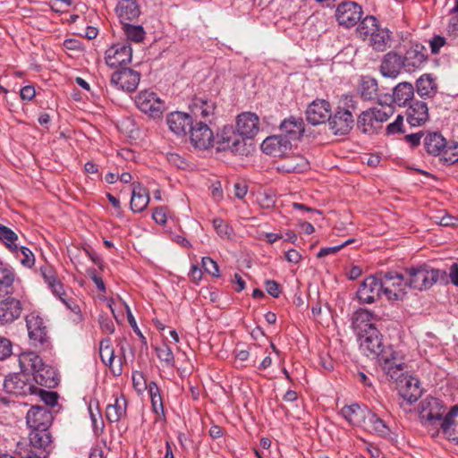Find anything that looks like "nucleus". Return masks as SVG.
Segmentation results:
<instances>
[{
    "instance_id": "680f3d73",
    "label": "nucleus",
    "mask_w": 458,
    "mask_h": 458,
    "mask_svg": "<svg viewBox=\"0 0 458 458\" xmlns=\"http://www.w3.org/2000/svg\"><path fill=\"white\" fill-rule=\"evenodd\" d=\"M40 271H41V275H42L46 284H47V285H49L52 283H55L57 280V278L55 276V272L54 271V269L51 267H48V266L42 267L40 268Z\"/></svg>"
},
{
    "instance_id": "603ef678",
    "label": "nucleus",
    "mask_w": 458,
    "mask_h": 458,
    "mask_svg": "<svg viewBox=\"0 0 458 458\" xmlns=\"http://www.w3.org/2000/svg\"><path fill=\"white\" fill-rule=\"evenodd\" d=\"M202 267L204 270L213 276H219V267L217 263L209 257L202 258Z\"/></svg>"
},
{
    "instance_id": "1a4fd4ad",
    "label": "nucleus",
    "mask_w": 458,
    "mask_h": 458,
    "mask_svg": "<svg viewBox=\"0 0 458 458\" xmlns=\"http://www.w3.org/2000/svg\"><path fill=\"white\" fill-rule=\"evenodd\" d=\"M136 106L151 118L162 116L165 111V103L154 92L140 91L135 98Z\"/></svg>"
},
{
    "instance_id": "4d7b16f0",
    "label": "nucleus",
    "mask_w": 458,
    "mask_h": 458,
    "mask_svg": "<svg viewBox=\"0 0 458 458\" xmlns=\"http://www.w3.org/2000/svg\"><path fill=\"white\" fill-rule=\"evenodd\" d=\"M435 218L442 226H458V218L450 215L436 216Z\"/></svg>"
},
{
    "instance_id": "0eeeda50",
    "label": "nucleus",
    "mask_w": 458,
    "mask_h": 458,
    "mask_svg": "<svg viewBox=\"0 0 458 458\" xmlns=\"http://www.w3.org/2000/svg\"><path fill=\"white\" fill-rule=\"evenodd\" d=\"M401 365V375H398L396 378L392 377H388L391 380L396 382L399 387V393L402 395V397L404 400H406L410 404H412L415 402H417L419 398L421 396L422 389L420 387V382L417 377H414L407 374V366L403 361V359L402 360Z\"/></svg>"
},
{
    "instance_id": "ea45409f",
    "label": "nucleus",
    "mask_w": 458,
    "mask_h": 458,
    "mask_svg": "<svg viewBox=\"0 0 458 458\" xmlns=\"http://www.w3.org/2000/svg\"><path fill=\"white\" fill-rule=\"evenodd\" d=\"M127 39L135 43L141 42L145 38V30L141 25H132L130 21L122 23Z\"/></svg>"
},
{
    "instance_id": "f3484780",
    "label": "nucleus",
    "mask_w": 458,
    "mask_h": 458,
    "mask_svg": "<svg viewBox=\"0 0 458 458\" xmlns=\"http://www.w3.org/2000/svg\"><path fill=\"white\" fill-rule=\"evenodd\" d=\"M0 301V324L2 326L10 325L17 320L23 310L20 300L13 297L11 294Z\"/></svg>"
},
{
    "instance_id": "cd10ccee",
    "label": "nucleus",
    "mask_w": 458,
    "mask_h": 458,
    "mask_svg": "<svg viewBox=\"0 0 458 458\" xmlns=\"http://www.w3.org/2000/svg\"><path fill=\"white\" fill-rule=\"evenodd\" d=\"M149 202V196L147 189L140 182H132V192L130 202V208L132 212L139 213L143 211Z\"/></svg>"
},
{
    "instance_id": "7ed1b4c3",
    "label": "nucleus",
    "mask_w": 458,
    "mask_h": 458,
    "mask_svg": "<svg viewBox=\"0 0 458 458\" xmlns=\"http://www.w3.org/2000/svg\"><path fill=\"white\" fill-rule=\"evenodd\" d=\"M360 348L368 356L377 357L378 362L387 377H397L401 375L400 369L403 355L394 351L392 346L385 347L382 343V335L375 327L369 326L359 333Z\"/></svg>"
},
{
    "instance_id": "f8f14e48",
    "label": "nucleus",
    "mask_w": 458,
    "mask_h": 458,
    "mask_svg": "<svg viewBox=\"0 0 458 458\" xmlns=\"http://www.w3.org/2000/svg\"><path fill=\"white\" fill-rule=\"evenodd\" d=\"M383 284L376 276L366 277L357 291V298L361 303L370 304L382 293Z\"/></svg>"
},
{
    "instance_id": "a211bd4d",
    "label": "nucleus",
    "mask_w": 458,
    "mask_h": 458,
    "mask_svg": "<svg viewBox=\"0 0 458 458\" xmlns=\"http://www.w3.org/2000/svg\"><path fill=\"white\" fill-rule=\"evenodd\" d=\"M26 326L29 337L35 345L43 344L47 342V327L43 318L37 312H31L26 317Z\"/></svg>"
},
{
    "instance_id": "6e6d98bb",
    "label": "nucleus",
    "mask_w": 458,
    "mask_h": 458,
    "mask_svg": "<svg viewBox=\"0 0 458 458\" xmlns=\"http://www.w3.org/2000/svg\"><path fill=\"white\" fill-rule=\"evenodd\" d=\"M20 250H21V255L23 256L21 259V263L27 267H31L35 262V259H34V255H33L32 251L29 248H26V247H21Z\"/></svg>"
},
{
    "instance_id": "8fccbe9b",
    "label": "nucleus",
    "mask_w": 458,
    "mask_h": 458,
    "mask_svg": "<svg viewBox=\"0 0 458 458\" xmlns=\"http://www.w3.org/2000/svg\"><path fill=\"white\" fill-rule=\"evenodd\" d=\"M36 394H38L40 399L49 406H55L57 403L58 394L56 392L47 391L44 389L37 390Z\"/></svg>"
},
{
    "instance_id": "72a5a7b5",
    "label": "nucleus",
    "mask_w": 458,
    "mask_h": 458,
    "mask_svg": "<svg viewBox=\"0 0 458 458\" xmlns=\"http://www.w3.org/2000/svg\"><path fill=\"white\" fill-rule=\"evenodd\" d=\"M445 139L438 132L428 133L423 140L425 150L432 156H440L445 148Z\"/></svg>"
},
{
    "instance_id": "f257e3e1",
    "label": "nucleus",
    "mask_w": 458,
    "mask_h": 458,
    "mask_svg": "<svg viewBox=\"0 0 458 458\" xmlns=\"http://www.w3.org/2000/svg\"><path fill=\"white\" fill-rule=\"evenodd\" d=\"M259 131V116L251 112H243L237 115L235 129L227 125L217 133L216 151L248 156L254 150L252 140Z\"/></svg>"
},
{
    "instance_id": "423d86ee",
    "label": "nucleus",
    "mask_w": 458,
    "mask_h": 458,
    "mask_svg": "<svg viewBox=\"0 0 458 458\" xmlns=\"http://www.w3.org/2000/svg\"><path fill=\"white\" fill-rule=\"evenodd\" d=\"M19 365L24 371H30L33 380L39 386L48 388L57 385L56 372L33 352H22L19 357Z\"/></svg>"
},
{
    "instance_id": "9b49d317",
    "label": "nucleus",
    "mask_w": 458,
    "mask_h": 458,
    "mask_svg": "<svg viewBox=\"0 0 458 458\" xmlns=\"http://www.w3.org/2000/svg\"><path fill=\"white\" fill-rule=\"evenodd\" d=\"M140 80V74L131 69L122 67L120 70L113 72L111 76V84L119 89L127 92H133L136 90Z\"/></svg>"
},
{
    "instance_id": "473e14b6",
    "label": "nucleus",
    "mask_w": 458,
    "mask_h": 458,
    "mask_svg": "<svg viewBox=\"0 0 458 458\" xmlns=\"http://www.w3.org/2000/svg\"><path fill=\"white\" fill-rule=\"evenodd\" d=\"M355 124L357 129L364 134H374L377 132L379 125L377 124L374 120V113L373 110L369 108L362 111L355 121Z\"/></svg>"
},
{
    "instance_id": "0e129e2a",
    "label": "nucleus",
    "mask_w": 458,
    "mask_h": 458,
    "mask_svg": "<svg viewBox=\"0 0 458 458\" xmlns=\"http://www.w3.org/2000/svg\"><path fill=\"white\" fill-rule=\"evenodd\" d=\"M88 275L91 278V280L95 283L97 288L100 292L105 293L106 286H105L104 281L100 276H98L97 275L96 269H94V268L88 269Z\"/></svg>"
},
{
    "instance_id": "3c124183",
    "label": "nucleus",
    "mask_w": 458,
    "mask_h": 458,
    "mask_svg": "<svg viewBox=\"0 0 458 458\" xmlns=\"http://www.w3.org/2000/svg\"><path fill=\"white\" fill-rule=\"evenodd\" d=\"M213 226L221 237H229L232 233V228L221 218H215Z\"/></svg>"
},
{
    "instance_id": "e2e57ef3",
    "label": "nucleus",
    "mask_w": 458,
    "mask_h": 458,
    "mask_svg": "<svg viewBox=\"0 0 458 458\" xmlns=\"http://www.w3.org/2000/svg\"><path fill=\"white\" fill-rule=\"evenodd\" d=\"M150 399H151V405H152L153 411L159 417L160 416L165 417V411H164V404H163L162 397L157 396V397H153Z\"/></svg>"
},
{
    "instance_id": "f704fd0d",
    "label": "nucleus",
    "mask_w": 458,
    "mask_h": 458,
    "mask_svg": "<svg viewBox=\"0 0 458 458\" xmlns=\"http://www.w3.org/2000/svg\"><path fill=\"white\" fill-rule=\"evenodd\" d=\"M127 401L123 396L115 397L114 403L106 406V417L111 423L118 422L126 414Z\"/></svg>"
},
{
    "instance_id": "412c9836",
    "label": "nucleus",
    "mask_w": 458,
    "mask_h": 458,
    "mask_svg": "<svg viewBox=\"0 0 458 458\" xmlns=\"http://www.w3.org/2000/svg\"><path fill=\"white\" fill-rule=\"evenodd\" d=\"M195 122L194 116L183 112H172L166 116V123L171 131L178 136H185Z\"/></svg>"
},
{
    "instance_id": "58836bf2",
    "label": "nucleus",
    "mask_w": 458,
    "mask_h": 458,
    "mask_svg": "<svg viewBox=\"0 0 458 458\" xmlns=\"http://www.w3.org/2000/svg\"><path fill=\"white\" fill-rule=\"evenodd\" d=\"M89 412L92 421L93 430L96 435L103 432L104 421L102 420L101 412L98 408V401H90L89 405Z\"/></svg>"
},
{
    "instance_id": "6ab92c4d",
    "label": "nucleus",
    "mask_w": 458,
    "mask_h": 458,
    "mask_svg": "<svg viewBox=\"0 0 458 458\" xmlns=\"http://www.w3.org/2000/svg\"><path fill=\"white\" fill-rule=\"evenodd\" d=\"M403 68H404L403 55L395 51H389L381 60L379 72L386 78L395 79Z\"/></svg>"
},
{
    "instance_id": "2eb2a0df",
    "label": "nucleus",
    "mask_w": 458,
    "mask_h": 458,
    "mask_svg": "<svg viewBox=\"0 0 458 458\" xmlns=\"http://www.w3.org/2000/svg\"><path fill=\"white\" fill-rule=\"evenodd\" d=\"M306 120L312 125L328 123L331 115V105L325 99H315L307 107Z\"/></svg>"
},
{
    "instance_id": "338daca9",
    "label": "nucleus",
    "mask_w": 458,
    "mask_h": 458,
    "mask_svg": "<svg viewBox=\"0 0 458 458\" xmlns=\"http://www.w3.org/2000/svg\"><path fill=\"white\" fill-rule=\"evenodd\" d=\"M266 290L268 294H270L271 296L275 297V298H277L280 294V290H279V284L276 283V281L274 280H267L266 283Z\"/></svg>"
},
{
    "instance_id": "864d4df0",
    "label": "nucleus",
    "mask_w": 458,
    "mask_h": 458,
    "mask_svg": "<svg viewBox=\"0 0 458 458\" xmlns=\"http://www.w3.org/2000/svg\"><path fill=\"white\" fill-rule=\"evenodd\" d=\"M126 310H126L127 319H128L130 326L133 329L134 333L140 338L142 344L147 347V339L143 335L141 331L140 330L139 327L137 326L136 320H135L130 308L127 305H126Z\"/></svg>"
},
{
    "instance_id": "4c0bfd02",
    "label": "nucleus",
    "mask_w": 458,
    "mask_h": 458,
    "mask_svg": "<svg viewBox=\"0 0 458 458\" xmlns=\"http://www.w3.org/2000/svg\"><path fill=\"white\" fill-rule=\"evenodd\" d=\"M374 318L373 312L367 309H359L352 315V327L355 330H359V333H361L362 329H366L370 327H374L371 323V320Z\"/></svg>"
},
{
    "instance_id": "dca6fc26",
    "label": "nucleus",
    "mask_w": 458,
    "mask_h": 458,
    "mask_svg": "<svg viewBox=\"0 0 458 458\" xmlns=\"http://www.w3.org/2000/svg\"><path fill=\"white\" fill-rule=\"evenodd\" d=\"M438 399L430 398L421 402V410L420 411V419L428 427L440 426L443 420L442 411Z\"/></svg>"
},
{
    "instance_id": "c03bdc74",
    "label": "nucleus",
    "mask_w": 458,
    "mask_h": 458,
    "mask_svg": "<svg viewBox=\"0 0 458 458\" xmlns=\"http://www.w3.org/2000/svg\"><path fill=\"white\" fill-rule=\"evenodd\" d=\"M17 234L9 227L0 224V240L12 250H17Z\"/></svg>"
},
{
    "instance_id": "a19ab883",
    "label": "nucleus",
    "mask_w": 458,
    "mask_h": 458,
    "mask_svg": "<svg viewBox=\"0 0 458 458\" xmlns=\"http://www.w3.org/2000/svg\"><path fill=\"white\" fill-rule=\"evenodd\" d=\"M379 25L377 19L374 16L365 17L359 24L357 30L360 37L365 39L367 37H370L377 30Z\"/></svg>"
},
{
    "instance_id": "ddd939ff",
    "label": "nucleus",
    "mask_w": 458,
    "mask_h": 458,
    "mask_svg": "<svg viewBox=\"0 0 458 458\" xmlns=\"http://www.w3.org/2000/svg\"><path fill=\"white\" fill-rule=\"evenodd\" d=\"M428 55L425 46L420 43H413L403 55L404 69L408 72L420 69L428 61Z\"/></svg>"
},
{
    "instance_id": "393cba45",
    "label": "nucleus",
    "mask_w": 458,
    "mask_h": 458,
    "mask_svg": "<svg viewBox=\"0 0 458 458\" xmlns=\"http://www.w3.org/2000/svg\"><path fill=\"white\" fill-rule=\"evenodd\" d=\"M29 440L32 447L39 449L47 454L51 452L53 440L49 428H30Z\"/></svg>"
},
{
    "instance_id": "5fc2aeb1",
    "label": "nucleus",
    "mask_w": 458,
    "mask_h": 458,
    "mask_svg": "<svg viewBox=\"0 0 458 458\" xmlns=\"http://www.w3.org/2000/svg\"><path fill=\"white\" fill-rule=\"evenodd\" d=\"M403 116L398 114L395 120L386 126V134H394L397 132H403Z\"/></svg>"
},
{
    "instance_id": "4be33fe9",
    "label": "nucleus",
    "mask_w": 458,
    "mask_h": 458,
    "mask_svg": "<svg viewBox=\"0 0 458 458\" xmlns=\"http://www.w3.org/2000/svg\"><path fill=\"white\" fill-rule=\"evenodd\" d=\"M407 106L406 120L411 126H421L428 120V107L426 102L414 99Z\"/></svg>"
},
{
    "instance_id": "de8ad7c7",
    "label": "nucleus",
    "mask_w": 458,
    "mask_h": 458,
    "mask_svg": "<svg viewBox=\"0 0 458 458\" xmlns=\"http://www.w3.org/2000/svg\"><path fill=\"white\" fill-rule=\"evenodd\" d=\"M382 284L386 285L391 281H398V284L404 282V273H399L395 271L380 272L377 276Z\"/></svg>"
},
{
    "instance_id": "b1692460",
    "label": "nucleus",
    "mask_w": 458,
    "mask_h": 458,
    "mask_svg": "<svg viewBox=\"0 0 458 458\" xmlns=\"http://www.w3.org/2000/svg\"><path fill=\"white\" fill-rule=\"evenodd\" d=\"M279 129L281 135L289 139L291 142L292 140H300L302 137L305 131L304 122L302 118L290 116L281 123Z\"/></svg>"
},
{
    "instance_id": "13d9d810",
    "label": "nucleus",
    "mask_w": 458,
    "mask_h": 458,
    "mask_svg": "<svg viewBox=\"0 0 458 458\" xmlns=\"http://www.w3.org/2000/svg\"><path fill=\"white\" fill-rule=\"evenodd\" d=\"M12 353L11 341L4 337H0V360H4Z\"/></svg>"
},
{
    "instance_id": "9d476101",
    "label": "nucleus",
    "mask_w": 458,
    "mask_h": 458,
    "mask_svg": "<svg viewBox=\"0 0 458 458\" xmlns=\"http://www.w3.org/2000/svg\"><path fill=\"white\" fill-rule=\"evenodd\" d=\"M362 8L355 2H342L335 10V18L339 25L345 28L355 26L361 19Z\"/></svg>"
},
{
    "instance_id": "6e6552de",
    "label": "nucleus",
    "mask_w": 458,
    "mask_h": 458,
    "mask_svg": "<svg viewBox=\"0 0 458 458\" xmlns=\"http://www.w3.org/2000/svg\"><path fill=\"white\" fill-rule=\"evenodd\" d=\"M4 388L6 393L15 396L36 394L38 390L30 380V371H24L21 369L20 372L10 374L5 377Z\"/></svg>"
},
{
    "instance_id": "bb28decb",
    "label": "nucleus",
    "mask_w": 458,
    "mask_h": 458,
    "mask_svg": "<svg viewBox=\"0 0 458 458\" xmlns=\"http://www.w3.org/2000/svg\"><path fill=\"white\" fill-rule=\"evenodd\" d=\"M415 91L421 98H431L437 93V83L430 73H424L415 81Z\"/></svg>"
},
{
    "instance_id": "f03ea898",
    "label": "nucleus",
    "mask_w": 458,
    "mask_h": 458,
    "mask_svg": "<svg viewBox=\"0 0 458 458\" xmlns=\"http://www.w3.org/2000/svg\"><path fill=\"white\" fill-rule=\"evenodd\" d=\"M216 109V103L206 97H196L190 105L191 113L195 119L189 131L190 140L197 149L207 150L214 146L216 147L217 136L215 137L208 124L215 117Z\"/></svg>"
},
{
    "instance_id": "e433bc0d",
    "label": "nucleus",
    "mask_w": 458,
    "mask_h": 458,
    "mask_svg": "<svg viewBox=\"0 0 458 458\" xmlns=\"http://www.w3.org/2000/svg\"><path fill=\"white\" fill-rule=\"evenodd\" d=\"M391 31L386 28H378L369 38V45L378 52H383L388 47Z\"/></svg>"
},
{
    "instance_id": "c756f323",
    "label": "nucleus",
    "mask_w": 458,
    "mask_h": 458,
    "mask_svg": "<svg viewBox=\"0 0 458 458\" xmlns=\"http://www.w3.org/2000/svg\"><path fill=\"white\" fill-rule=\"evenodd\" d=\"M415 88L408 81H403L398 83L393 89V98L394 104L399 106H406L408 104L414 100Z\"/></svg>"
},
{
    "instance_id": "7c9ffc66",
    "label": "nucleus",
    "mask_w": 458,
    "mask_h": 458,
    "mask_svg": "<svg viewBox=\"0 0 458 458\" xmlns=\"http://www.w3.org/2000/svg\"><path fill=\"white\" fill-rule=\"evenodd\" d=\"M366 413L364 423L361 425L362 428L369 432L375 433L380 437H386L389 434L390 430L385 420L370 410H368Z\"/></svg>"
},
{
    "instance_id": "5701e85b",
    "label": "nucleus",
    "mask_w": 458,
    "mask_h": 458,
    "mask_svg": "<svg viewBox=\"0 0 458 458\" xmlns=\"http://www.w3.org/2000/svg\"><path fill=\"white\" fill-rule=\"evenodd\" d=\"M290 140L284 136L273 135L266 138L260 145L261 150L270 156L281 157L291 149Z\"/></svg>"
},
{
    "instance_id": "2f4dec72",
    "label": "nucleus",
    "mask_w": 458,
    "mask_h": 458,
    "mask_svg": "<svg viewBox=\"0 0 458 458\" xmlns=\"http://www.w3.org/2000/svg\"><path fill=\"white\" fill-rule=\"evenodd\" d=\"M368 410L367 407H361L358 403H352L344 406L341 410V414L351 425L361 427L364 423V418Z\"/></svg>"
},
{
    "instance_id": "4468645a",
    "label": "nucleus",
    "mask_w": 458,
    "mask_h": 458,
    "mask_svg": "<svg viewBox=\"0 0 458 458\" xmlns=\"http://www.w3.org/2000/svg\"><path fill=\"white\" fill-rule=\"evenodd\" d=\"M132 49L129 43L114 44L106 51V64L111 68H117L131 63Z\"/></svg>"
},
{
    "instance_id": "bf43d9fd",
    "label": "nucleus",
    "mask_w": 458,
    "mask_h": 458,
    "mask_svg": "<svg viewBox=\"0 0 458 458\" xmlns=\"http://www.w3.org/2000/svg\"><path fill=\"white\" fill-rule=\"evenodd\" d=\"M168 163L179 169H184L187 165L186 161L178 154L169 153L166 157Z\"/></svg>"
},
{
    "instance_id": "052dcab7",
    "label": "nucleus",
    "mask_w": 458,
    "mask_h": 458,
    "mask_svg": "<svg viewBox=\"0 0 458 458\" xmlns=\"http://www.w3.org/2000/svg\"><path fill=\"white\" fill-rule=\"evenodd\" d=\"M446 43V40L444 37L442 36H434L430 40H429V45H430V49H431V53L434 54V55H437L439 53V50L442 47H444Z\"/></svg>"
},
{
    "instance_id": "09e8293b",
    "label": "nucleus",
    "mask_w": 458,
    "mask_h": 458,
    "mask_svg": "<svg viewBox=\"0 0 458 458\" xmlns=\"http://www.w3.org/2000/svg\"><path fill=\"white\" fill-rule=\"evenodd\" d=\"M156 353L159 360L165 361V363L172 365L174 361V356L172 352V349L166 345L163 344L160 347H156Z\"/></svg>"
},
{
    "instance_id": "39448f33",
    "label": "nucleus",
    "mask_w": 458,
    "mask_h": 458,
    "mask_svg": "<svg viewBox=\"0 0 458 458\" xmlns=\"http://www.w3.org/2000/svg\"><path fill=\"white\" fill-rule=\"evenodd\" d=\"M446 277L445 271L424 263L406 268L403 284L405 287L421 292L431 288L438 281H445Z\"/></svg>"
},
{
    "instance_id": "774afa93",
    "label": "nucleus",
    "mask_w": 458,
    "mask_h": 458,
    "mask_svg": "<svg viewBox=\"0 0 458 458\" xmlns=\"http://www.w3.org/2000/svg\"><path fill=\"white\" fill-rule=\"evenodd\" d=\"M132 383H133V386L138 390H140L142 388H147L146 382H145L142 372L135 371L132 373Z\"/></svg>"
},
{
    "instance_id": "20e7f679",
    "label": "nucleus",
    "mask_w": 458,
    "mask_h": 458,
    "mask_svg": "<svg viewBox=\"0 0 458 458\" xmlns=\"http://www.w3.org/2000/svg\"><path fill=\"white\" fill-rule=\"evenodd\" d=\"M358 110V102L352 96H344L328 119V126L333 134L344 136L355 125L353 114Z\"/></svg>"
},
{
    "instance_id": "37998d69",
    "label": "nucleus",
    "mask_w": 458,
    "mask_h": 458,
    "mask_svg": "<svg viewBox=\"0 0 458 458\" xmlns=\"http://www.w3.org/2000/svg\"><path fill=\"white\" fill-rule=\"evenodd\" d=\"M458 415V405H454L451 407L449 411L443 416L442 422L440 424V429L442 430L445 436H453L451 433V429L454 425L458 423L455 422L454 418Z\"/></svg>"
},
{
    "instance_id": "69168bd1",
    "label": "nucleus",
    "mask_w": 458,
    "mask_h": 458,
    "mask_svg": "<svg viewBox=\"0 0 458 458\" xmlns=\"http://www.w3.org/2000/svg\"><path fill=\"white\" fill-rule=\"evenodd\" d=\"M48 287L51 289L53 294L57 296L60 300L65 297L66 293L64 290V285L58 279L55 283L50 284Z\"/></svg>"
},
{
    "instance_id": "c9c22d12",
    "label": "nucleus",
    "mask_w": 458,
    "mask_h": 458,
    "mask_svg": "<svg viewBox=\"0 0 458 458\" xmlns=\"http://www.w3.org/2000/svg\"><path fill=\"white\" fill-rule=\"evenodd\" d=\"M358 90L364 100H374L378 96L377 81L372 77H363Z\"/></svg>"
},
{
    "instance_id": "49530a36",
    "label": "nucleus",
    "mask_w": 458,
    "mask_h": 458,
    "mask_svg": "<svg viewBox=\"0 0 458 458\" xmlns=\"http://www.w3.org/2000/svg\"><path fill=\"white\" fill-rule=\"evenodd\" d=\"M369 109L373 110L374 120L377 125L387 121L389 117L394 114V107L392 106H386L381 108L372 107Z\"/></svg>"
},
{
    "instance_id": "a18cd8bd",
    "label": "nucleus",
    "mask_w": 458,
    "mask_h": 458,
    "mask_svg": "<svg viewBox=\"0 0 458 458\" xmlns=\"http://www.w3.org/2000/svg\"><path fill=\"white\" fill-rule=\"evenodd\" d=\"M440 156V162H442L444 165H452L455 163H458V143L452 146H447L446 143L445 148L443 149V152Z\"/></svg>"
},
{
    "instance_id": "c85d7f7f",
    "label": "nucleus",
    "mask_w": 458,
    "mask_h": 458,
    "mask_svg": "<svg viewBox=\"0 0 458 458\" xmlns=\"http://www.w3.org/2000/svg\"><path fill=\"white\" fill-rule=\"evenodd\" d=\"M115 11L121 23L134 21L140 13L139 4L135 0H120Z\"/></svg>"
},
{
    "instance_id": "aec40b11",
    "label": "nucleus",
    "mask_w": 458,
    "mask_h": 458,
    "mask_svg": "<svg viewBox=\"0 0 458 458\" xmlns=\"http://www.w3.org/2000/svg\"><path fill=\"white\" fill-rule=\"evenodd\" d=\"M52 422L53 415L45 406H32L27 412L26 423L29 428H49Z\"/></svg>"
},
{
    "instance_id": "79ce46f5",
    "label": "nucleus",
    "mask_w": 458,
    "mask_h": 458,
    "mask_svg": "<svg viewBox=\"0 0 458 458\" xmlns=\"http://www.w3.org/2000/svg\"><path fill=\"white\" fill-rule=\"evenodd\" d=\"M14 281V274L13 272L3 267V264H0V296L2 293L4 294H11L9 289L12 287Z\"/></svg>"
},
{
    "instance_id": "a878e982",
    "label": "nucleus",
    "mask_w": 458,
    "mask_h": 458,
    "mask_svg": "<svg viewBox=\"0 0 458 458\" xmlns=\"http://www.w3.org/2000/svg\"><path fill=\"white\" fill-rule=\"evenodd\" d=\"M99 355L101 360L107 365L114 375L120 376L123 372L121 359L118 360V363L114 364V352L111 345V339L106 337L100 342Z\"/></svg>"
}]
</instances>
